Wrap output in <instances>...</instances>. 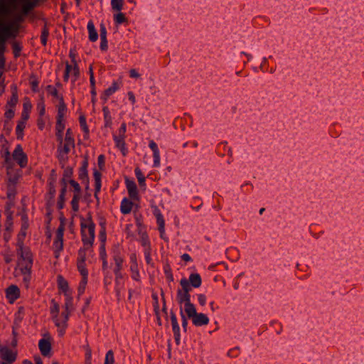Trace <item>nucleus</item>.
Instances as JSON below:
<instances>
[{
    "mask_svg": "<svg viewBox=\"0 0 364 364\" xmlns=\"http://www.w3.org/2000/svg\"><path fill=\"white\" fill-rule=\"evenodd\" d=\"M81 233L84 245L92 246L95 239V224L91 217L81 220Z\"/></svg>",
    "mask_w": 364,
    "mask_h": 364,
    "instance_id": "1",
    "label": "nucleus"
},
{
    "mask_svg": "<svg viewBox=\"0 0 364 364\" xmlns=\"http://www.w3.org/2000/svg\"><path fill=\"white\" fill-rule=\"evenodd\" d=\"M19 252L21 257L18 262V264L21 267V271L22 274H30L33 264L32 255L28 250H23L22 246L20 247Z\"/></svg>",
    "mask_w": 364,
    "mask_h": 364,
    "instance_id": "2",
    "label": "nucleus"
},
{
    "mask_svg": "<svg viewBox=\"0 0 364 364\" xmlns=\"http://www.w3.org/2000/svg\"><path fill=\"white\" fill-rule=\"evenodd\" d=\"M6 168L8 176V196L11 197V195H14L15 185L21 177V171L15 170L14 165L6 166Z\"/></svg>",
    "mask_w": 364,
    "mask_h": 364,
    "instance_id": "3",
    "label": "nucleus"
},
{
    "mask_svg": "<svg viewBox=\"0 0 364 364\" xmlns=\"http://www.w3.org/2000/svg\"><path fill=\"white\" fill-rule=\"evenodd\" d=\"M69 316L68 312H62L60 316H53V321L58 328V333L60 336H63L65 333L68 326Z\"/></svg>",
    "mask_w": 364,
    "mask_h": 364,
    "instance_id": "4",
    "label": "nucleus"
},
{
    "mask_svg": "<svg viewBox=\"0 0 364 364\" xmlns=\"http://www.w3.org/2000/svg\"><path fill=\"white\" fill-rule=\"evenodd\" d=\"M193 309L192 312L186 313V314L188 318H192V322L195 326H200L209 323V318L205 314L203 313L198 314L195 306L193 307Z\"/></svg>",
    "mask_w": 364,
    "mask_h": 364,
    "instance_id": "5",
    "label": "nucleus"
},
{
    "mask_svg": "<svg viewBox=\"0 0 364 364\" xmlns=\"http://www.w3.org/2000/svg\"><path fill=\"white\" fill-rule=\"evenodd\" d=\"M177 299L179 304L184 303V311L186 313H191L193 311L194 305L191 303V296L189 293L182 291L179 289L177 292Z\"/></svg>",
    "mask_w": 364,
    "mask_h": 364,
    "instance_id": "6",
    "label": "nucleus"
},
{
    "mask_svg": "<svg viewBox=\"0 0 364 364\" xmlns=\"http://www.w3.org/2000/svg\"><path fill=\"white\" fill-rule=\"evenodd\" d=\"M75 148V140L74 139H66L63 145L60 144L58 146V157L60 160L65 161L67 159L66 155L70 151L71 149Z\"/></svg>",
    "mask_w": 364,
    "mask_h": 364,
    "instance_id": "7",
    "label": "nucleus"
},
{
    "mask_svg": "<svg viewBox=\"0 0 364 364\" xmlns=\"http://www.w3.org/2000/svg\"><path fill=\"white\" fill-rule=\"evenodd\" d=\"M17 356V353L10 350L7 346H0V358L7 364L14 363Z\"/></svg>",
    "mask_w": 364,
    "mask_h": 364,
    "instance_id": "8",
    "label": "nucleus"
},
{
    "mask_svg": "<svg viewBox=\"0 0 364 364\" xmlns=\"http://www.w3.org/2000/svg\"><path fill=\"white\" fill-rule=\"evenodd\" d=\"M13 159L18 164L21 168L27 165V156L23 152L21 145H17L12 154Z\"/></svg>",
    "mask_w": 364,
    "mask_h": 364,
    "instance_id": "9",
    "label": "nucleus"
},
{
    "mask_svg": "<svg viewBox=\"0 0 364 364\" xmlns=\"http://www.w3.org/2000/svg\"><path fill=\"white\" fill-rule=\"evenodd\" d=\"M78 259L77 262V269L82 276V277H87L88 272L85 267V252L82 250H80L78 253Z\"/></svg>",
    "mask_w": 364,
    "mask_h": 364,
    "instance_id": "10",
    "label": "nucleus"
},
{
    "mask_svg": "<svg viewBox=\"0 0 364 364\" xmlns=\"http://www.w3.org/2000/svg\"><path fill=\"white\" fill-rule=\"evenodd\" d=\"M6 297L10 303H14L20 296V290L16 285H11L6 289Z\"/></svg>",
    "mask_w": 364,
    "mask_h": 364,
    "instance_id": "11",
    "label": "nucleus"
},
{
    "mask_svg": "<svg viewBox=\"0 0 364 364\" xmlns=\"http://www.w3.org/2000/svg\"><path fill=\"white\" fill-rule=\"evenodd\" d=\"M38 347L41 354L43 356L50 355L51 350V344L48 339H41L38 343Z\"/></svg>",
    "mask_w": 364,
    "mask_h": 364,
    "instance_id": "12",
    "label": "nucleus"
},
{
    "mask_svg": "<svg viewBox=\"0 0 364 364\" xmlns=\"http://www.w3.org/2000/svg\"><path fill=\"white\" fill-rule=\"evenodd\" d=\"M126 186H127V188L128 190L129 197L132 199H137V198H138L137 188H136V185L134 183V181H131L128 178H126Z\"/></svg>",
    "mask_w": 364,
    "mask_h": 364,
    "instance_id": "13",
    "label": "nucleus"
},
{
    "mask_svg": "<svg viewBox=\"0 0 364 364\" xmlns=\"http://www.w3.org/2000/svg\"><path fill=\"white\" fill-rule=\"evenodd\" d=\"M171 320L173 331V333L175 335V339H176V343L178 344L179 341H180V334H179L180 328H179V326L177 322L176 316L173 313L171 314Z\"/></svg>",
    "mask_w": 364,
    "mask_h": 364,
    "instance_id": "14",
    "label": "nucleus"
},
{
    "mask_svg": "<svg viewBox=\"0 0 364 364\" xmlns=\"http://www.w3.org/2000/svg\"><path fill=\"white\" fill-rule=\"evenodd\" d=\"M56 136L57 139L60 144H63V132L65 129V124L63 123V119H57L56 122Z\"/></svg>",
    "mask_w": 364,
    "mask_h": 364,
    "instance_id": "15",
    "label": "nucleus"
},
{
    "mask_svg": "<svg viewBox=\"0 0 364 364\" xmlns=\"http://www.w3.org/2000/svg\"><path fill=\"white\" fill-rule=\"evenodd\" d=\"M133 207V203L127 198H124L121 203V212L123 214H128L131 212Z\"/></svg>",
    "mask_w": 364,
    "mask_h": 364,
    "instance_id": "16",
    "label": "nucleus"
},
{
    "mask_svg": "<svg viewBox=\"0 0 364 364\" xmlns=\"http://www.w3.org/2000/svg\"><path fill=\"white\" fill-rule=\"evenodd\" d=\"M63 238H55L53 242V249L55 254V257L58 258L59 257L60 252L63 250Z\"/></svg>",
    "mask_w": 364,
    "mask_h": 364,
    "instance_id": "17",
    "label": "nucleus"
},
{
    "mask_svg": "<svg viewBox=\"0 0 364 364\" xmlns=\"http://www.w3.org/2000/svg\"><path fill=\"white\" fill-rule=\"evenodd\" d=\"M87 29L89 31V39L92 42L96 41L97 40L98 35L92 21L88 23Z\"/></svg>",
    "mask_w": 364,
    "mask_h": 364,
    "instance_id": "18",
    "label": "nucleus"
},
{
    "mask_svg": "<svg viewBox=\"0 0 364 364\" xmlns=\"http://www.w3.org/2000/svg\"><path fill=\"white\" fill-rule=\"evenodd\" d=\"M67 107L64 102L63 97H59V105L58 109L57 119H63Z\"/></svg>",
    "mask_w": 364,
    "mask_h": 364,
    "instance_id": "19",
    "label": "nucleus"
},
{
    "mask_svg": "<svg viewBox=\"0 0 364 364\" xmlns=\"http://www.w3.org/2000/svg\"><path fill=\"white\" fill-rule=\"evenodd\" d=\"M118 89H119V86H118L117 83L115 82H113L110 87H109V88H107V90H105V92L103 93V95H102V99L105 101H107L108 97L114 93Z\"/></svg>",
    "mask_w": 364,
    "mask_h": 364,
    "instance_id": "20",
    "label": "nucleus"
},
{
    "mask_svg": "<svg viewBox=\"0 0 364 364\" xmlns=\"http://www.w3.org/2000/svg\"><path fill=\"white\" fill-rule=\"evenodd\" d=\"M189 282L192 287L198 288L201 285V278L198 274H191L189 277Z\"/></svg>",
    "mask_w": 364,
    "mask_h": 364,
    "instance_id": "21",
    "label": "nucleus"
},
{
    "mask_svg": "<svg viewBox=\"0 0 364 364\" xmlns=\"http://www.w3.org/2000/svg\"><path fill=\"white\" fill-rule=\"evenodd\" d=\"M58 287L59 289H60L64 293H65V295H69L68 294V284L67 282V281L65 279H64V278L59 275L58 276Z\"/></svg>",
    "mask_w": 364,
    "mask_h": 364,
    "instance_id": "22",
    "label": "nucleus"
},
{
    "mask_svg": "<svg viewBox=\"0 0 364 364\" xmlns=\"http://www.w3.org/2000/svg\"><path fill=\"white\" fill-rule=\"evenodd\" d=\"M114 139L116 143V146L120 149L122 151L123 155H125V143H124V137L120 136H114Z\"/></svg>",
    "mask_w": 364,
    "mask_h": 364,
    "instance_id": "23",
    "label": "nucleus"
},
{
    "mask_svg": "<svg viewBox=\"0 0 364 364\" xmlns=\"http://www.w3.org/2000/svg\"><path fill=\"white\" fill-rule=\"evenodd\" d=\"M11 90L12 95L10 100L8 102V105L11 107H14L18 102L17 87L16 85H13Z\"/></svg>",
    "mask_w": 364,
    "mask_h": 364,
    "instance_id": "24",
    "label": "nucleus"
},
{
    "mask_svg": "<svg viewBox=\"0 0 364 364\" xmlns=\"http://www.w3.org/2000/svg\"><path fill=\"white\" fill-rule=\"evenodd\" d=\"M157 223L159 225V230L161 234V237L164 238V234L165 232V222L161 214H158L156 217Z\"/></svg>",
    "mask_w": 364,
    "mask_h": 364,
    "instance_id": "25",
    "label": "nucleus"
},
{
    "mask_svg": "<svg viewBox=\"0 0 364 364\" xmlns=\"http://www.w3.org/2000/svg\"><path fill=\"white\" fill-rule=\"evenodd\" d=\"M94 178L95 181V197L97 198V193L100 191L101 188V174L99 171H95Z\"/></svg>",
    "mask_w": 364,
    "mask_h": 364,
    "instance_id": "26",
    "label": "nucleus"
},
{
    "mask_svg": "<svg viewBox=\"0 0 364 364\" xmlns=\"http://www.w3.org/2000/svg\"><path fill=\"white\" fill-rule=\"evenodd\" d=\"M65 303L64 305L65 310L63 312H68V315L70 316V311L73 309V299L69 295H66Z\"/></svg>",
    "mask_w": 364,
    "mask_h": 364,
    "instance_id": "27",
    "label": "nucleus"
},
{
    "mask_svg": "<svg viewBox=\"0 0 364 364\" xmlns=\"http://www.w3.org/2000/svg\"><path fill=\"white\" fill-rule=\"evenodd\" d=\"M123 0H111L112 8L114 11H119L123 7Z\"/></svg>",
    "mask_w": 364,
    "mask_h": 364,
    "instance_id": "28",
    "label": "nucleus"
},
{
    "mask_svg": "<svg viewBox=\"0 0 364 364\" xmlns=\"http://www.w3.org/2000/svg\"><path fill=\"white\" fill-rule=\"evenodd\" d=\"M114 352L112 350H109L106 353L104 364H114Z\"/></svg>",
    "mask_w": 364,
    "mask_h": 364,
    "instance_id": "29",
    "label": "nucleus"
},
{
    "mask_svg": "<svg viewBox=\"0 0 364 364\" xmlns=\"http://www.w3.org/2000/svg\"><path fill=\"white\" fill-rule=\"evenodd\" d=\"M26 127V124L24 122H19L18 124L16 126V134L18 136V138H22L23 136V131L24 128Z\"/></svg>",
    "mask_w": 364,
    "mask_h": 364,
    "instance_id": "30",
    "label": "nucleus"
},
{
    "mask_svg": "<svg viewBox=\"0 0 364 364\" xmlns=\"http://www.w3.org/2000/svg\"><path fill=\"white\" fill-rule=\"evenodd\" d=\"M87 283V277H82V281L80 282L79 287H78L79 295H81L85 292Z\"/></svg>",
    "mask_w": 364,
    "mask_h": 364,
    "instance_id": "31",
    "label": "nucleus"
},
{
    "mask_svg": "<svg viewBox=\"0 0 364 364\" xmlns=\"http://www.w3.org/2000/svg\"><path fill=\"white\" fill-rule=\"evenodd\" d=\"M180 284L182 287V291L188 292L191 291L190 282L186 279H182L180 282Z\"/></svg>",
    "mask_w": 364,
    "mask_h": 364,
    "instance_id": "32",
    "label": "nucleus"
},
{
    "mask_svg": "<svg viewBox=\"0 0 364 364\" xmlns=\"http://www.w3.org/2000/svg\"><path fill=\"white\" fill-rule=\"evenodd\" d=\"M135 173H136V176L138 179L139 185L144 186V183H145V177L143 176L141 171L139 168H136L135 169Z\"/></svg>",
    "mask_w": 364,
    "mask_h": 364,
    "instance_id": "33",
    "label": "nucleus"
},
{
    "mask_svg": "<svg viewBox=\"0 0 364 364\" xmlns=\"http://www.w3.org/2000/svg\"><path fill=\"white\" fill-rule=\"evenodd\" d=\"M80 200V195L79 193L75 194L73 200L71 201L72 208L74 211H77L79 206H78V202Z\"/></svg>",
    "mask_w": 364,
    "mask_h": 364,
    "instance_id": "34",
    "label": "nucleus"
},
{
    "mask_svg": "<svg viewBox=\"0 0 364 364\" xmlns=\"http://www.w3.org/2000/svg\"><path fill=\"white\" fill-rule=\"evenodd\" d=\"M79 120H80V124L82 129H83V131L85 132L86 134H88L89 129H88V127L86 124L85 117L83 114L80 115Z\"/></svg>",
    "mask_w": 364,
    "mask_h": 364,
    "instance_id": "35",
    "label": "nucleus"
},
{
    "mask_svg": "<svg viewBox=\"0 0 364 364\" xmlns=\"http://www.w3.org/2000/svg\"><path fill=\"white\" fill-rule=\"evenodd\" d=\"M4 165L6 167L9 166L14 165L13 162L11 161V157H10V152H9L8 149L5 151V154H4Z\"/></svg>",
    "mask_w": 364,
    "mask_h": 364,
    "instance_id": "36",
    "label": "nucleus"
},
{
    "mask_svg": "<svg viewBox=\"0 0 364 364\" xmlns=\"http://www.w3.org/2000/svg\"><path fill=\"white\" fill-rule=\"evenodd\" d=\"M52 307L50 309V313L53 316H59L58 314H59V310H60V308H59V305L54 301V300H52Z\"/></svg>",
    "mask_w": 364,
    "mask_h": 364,
    "instance_id": "37",
    "label": "nucleus"
},
{
    "mask_svg": "<svg viewBox=\"0 0 364 364\" xmlns=\"http://www.w3.org/2000/svg\"><path fill=\"white\" fill-rule=\"evenodd\" d=\"M114 21L117 23H122L125 21H127V18L125 17V16L124 15V14L119 12L118 14H117L116 15H114Z\"/></svg>",
    "mask_w": 364,
    "mask_h": 364,
    "instance_id": "38",
    "label": "nucleus"
},
{
    "mask_svg": "<svg viewBox=\"0 0 364 364\" xmlns=\"http://www.w3.org/2000/svg\"><path fill=\"white\" fill-rule=\"evenodd\" d=\"M104 117L106 121V126H108L111 123V116L109 115V111L107 107H104L103 109Z\"/></svg>",
    "mask_w": 364,
    "mask_h": 364,
    "instance_id": "39",
    "label": "nucleus"
},
{
    "mask_svg": "<svg viewBox=\"0 0 364 364\" xmlns=\"http://www.w3.org/2000/svg\"><path fill=\"white\" fill-rule=\"evenodd\" d=\"M48 36V30L45 26L42 31L41 36V43H43V46H46L47 43Z\"/></svg>",
    "mask_w": 364,
    "mask_h": 364,
    "instance_id": "40",
    "label": "nucleus"
},
{
    "mask_svg": "<svg viewBox=\"0 0 364 364\" xmlns=\"http://www.w3.org/2000/svg\"><path fill=\"white\" fill-rule=\"evenodd\" d=\"M114 259L116 264V268L114 269H119V271H121L122 268L123 259L119 256H115Z\"/></svg>",
    "mask_w": 364,
    "mask_h": 364,
    "instance_id": "41",
    "label": "nucleus"
},
{
    "mask_svg": "<svg viewBox=\"0 0 364 364\" xmlns=\"http://www.w3.org/2000/svg\"><path fill=\"white\" fill-rule=\"evenodd\" d=\"M47 90L49 92L50 95L53 97L58 98L59 100V97H63L62 95H59L56 88L52 87L51 85H48L47 87Z\"/></svg>",
    "mask_w": 364,
    "mask_h": 364,
    "instance_id": "42",
    "label": "nucleus"
},
{
    "mask_svg": "<svg viewBox=\"0 0 364 364\" xmlns=\"http://www.w3.org/2000/svg\"><path fill=\"white\" fill-rule=\"evenodd\" d=\"M160 165V154L159 151L154 153V166H159Z\"/></svg>",
    "mask_w": 364,
    "mask_h": 364,
    "instance_id": "43",
    "label": "nucleus"
},
{
    "mask_svg": "<svg viewBox=\"0 0 364 364\" xmlns=\"http://www.w3.org/2000/svg\"><path fill=\"white\" fill-rule=\"evenodd\" d=\"M131 262L132 264L131 265L130 269L131 271H134V269L137 267V262H136V255L133 254L130 257Z\"/></svg>",
    "mask_w": 364,
    "mask_h": 364,
    "instance_id": "44",
    "label": "nucleus"
},
{
    "mask_svg": "<svg viewBox=\"0 0 364 364\" xmlns=\"http://www.w3.org/2000/svg\"><path fill=\"white\" fill-rule=\"evenodd\" d=\"M14 54L15 57H18L20 54L21 48L17 43H13Z\"/></svg>",
    "mask_w": 364,
    "mask_h": 364,
    "instance_id": "45",
    "label": "nucleus"
},
{
    "mask_svg": "<svg viewBox=\"0 0 364 364\" xmlns=\"http://www.w3.org/2000/svg\"><path fill=\"white\" fill-rule=\"evenodd\" d=\"M49 197L50 200H53L54 198L55 194V186L53 183H50V188H49Z\"/></svg>",
    "mask_w": 364,
    "mask_h": 364,
    "instance_id": "46",
    "label": "nucleus"
},
{
    "mask_svg": "<svg viewBox=\"0 0 364 364\" xmlns=\"http://www.w3.org/2000/svg\"><path fill=\"white\" fill-rule=\"evenodd\" d=\"M198 301L201 306H204L206 304V296L203 294L197 295Z\"/></svg>",
    "mask_w": 364,
    "mask_h": 364,
    "instance_id": "47",
    "label": "nucleus"
},
{
    "mask_svg": "<svg viewBox=\"0 0 364 364\" xmlns=\"http://www.w3.org/2000/svg\"><path fill=\"white\" fill-rule=\"evenodd\" d=\"M0 29H1V33L4 34L5 36H6L7 38H9L11 36L9 26H5L2 28H1Z\"/></svg>",
    "mask_w": 364,
    "mask_h": 364,
    "instance_id": "48",
    "label": "nucleus"
},
{
    "mask_svg": "<svg viewBox=\"0 0 364 364\" xmlns=\"http://www.w3.org/2000/svg\"><path fill=\"white\" fill-rule=\"evenodd\" d=\"M64 225L61 224L56 232V237L59 238H63Z\"/></svg>",
    "mask_w": 364,
    "mask_h": 364,
    "instance_id": "49",
    "label": "nucleus"
},
{
    "mask_svg": "<svg viewBox=\"0 0 364 364\" xmlns=\"http://www.w3.org/2000/svg\"><path fill=\"white\" fill-rule=\"evenodd\" d=\"M12 214L11 213L7 214V219H6V230H9V228L12 225Z\"/></svg>",
    "mask_w": 364,
    "mask_h": 364,
    "instance_id": "50",
    "label": "nucleus"
},
{
    "mask_svg": "<svg viewBox=\"0 0 364 364\" xmlns=\"http://www.w3.org/2000/svg\"><path fill=\"white\" fill-rule=\"evenodd\" d=\"M61 183L63 184V188L60 191V196H63V197H65L66 191H67V183L65 178H63L61 181Z\"/></svg>",
    "mask_w": 364,
    "mask_h": 364,
    "instance_id": "51",
    "label": "nucleus"
},
{
    "mask_svg": "<svg viewBox=\"0 0 364 364\" xmlns=\"http://www.w3.org/2000/svg\"><path fill=\"white\" fill-rule=\"evenodd\" d=\"M70 183L74 188L75 191L77 193H79L80 191V186L79 183H77L76 181H75L74 180H70Z\"/></svg>",
    "mask_w": 364,
    "mask_h": 364,
    "instance_id": "52",
    "label": "nucleus"
},
{
    "mask_svg": "<svg viewBox=\"0 0 364 364\" xmlns=\"http://www.w3.org/2000/svg\"><path fill=\"white\" fill-rule=\"evenodd\" d=\"M100 38L107 39V31L105 27L103 25L100 26Z\"/></svg>",
    "mask_w": 364,
    "mask_h": 364,
    "instance_id": "53",
    "label": "nucleus"
},
{
    "mask_svg": "<svg viewBox=\"0 0 364 364\" xmlns=\"http://www.w3.org/2000/svg\"><path fill=\"white\" fill-rule=\"evenodd\" d=\"M73 75L75 76V79L78 77L80 75V70L78 68L77 64H73Z\"/></svg>",
    "mask_w": 364,
    "mask_h": 364,
    "instance_id": "54",
    "label": "nucleus"
},
{
    "mask_svg": "<svg viewBox=\"0 0 364 364\" xmlns=\"http://www.w3.org/2000/svg\"><path fill=\"white\" fill-rule=\"evenodd\" d=\"M38 109H39L40 115L43 116L45 114V105L43 102H41L38 104Z\"/></svg>",
    "mask_w": 364,
    "mask_h": 364,
    "instance_id": "55",
    "label": "nucleus"
},
{
    "mask_svg": "<svg viewBox=\"0 0 364 364\" xmlns=\"http://www.w3.org/2000/svg\"><path fill=\"white\" fill-rule=\"evenodd\" d=\"M132 277L136 281H139L140 275H139V272L138 271V267H136V269H134V271H132Z\"/></svg>",
    "mask_w": 364,
    "mask_h": 364,
    "instance_id": "56",
    "label": "nucleus"
},
{
    "mask_svg": "<svg viewBox=\"0 0 364 364\" xmlns=\"http://www.w3.org/2000/svg\"><path fill=\"white\" fill-rule=\"evenodd\" d=\"M97 162H98V166H99L100 168L102 169V168L105 165V158H104L103 155H100L98 156Z\"/></svg>",
    "mask_w": 364,
    "mask_h": 364,
    "instance_id": "57",
    "label": "nucleus"
},
{
    "mask_svg": "<svg viewBox=\"0 0 364 364\" xmlns=\"http://www.w3.org/2000/svg\"><path fill=\"white\" fill-rule=\"evenodd\" d=\"M125 132H126V124L124 123H123L122 125H121V127L120 129H119V135L118 136H125Z\"/></svg>",
    "mask_w": 364,
    "mask_h": 364,
    "instance_id": "58",
    "label": "nucleus"
},
{
    "mask_svg": "<svg viewBox=\"0 0 364 364\" xmlns=\"http://www.w3.org/2000/svg\"><path fill=\"white\" fill-rule=\"evenodd\" d=\"M65 197L63 196H59V200L58 201L57 205L59 209H62L64 206Z\"/></svg>",
    "mask_w": 364,
    "mask_h": 364,
    "instance_id": "59",
    "label": "nucleus"
},
{
    "mask_svg": "<svg viewBox=\"0 0 364 364\" xmlns=\"http://www.w3.org/2000/svg\"><path fill=\"white\" fill-rule=\"evenodd\" d=\"M69 56L71 58V61H72L73 64H77V61L75 60L76 54H75V51L73 50H70Z\"/></svg>",
    "mask_w": 364,
    "mask_h": 364,
    "instance_id": "60",
    "label": "nucleus"
},
{
    "mask_svg": "<svg viewBox=\"0 0 364 364\" xmlns=\"http://www.w3.org/2000/svg\"><path fill=\"white\" fill-rule=\"evenodd\" d=\"M129 75L131 77L139 78L140 75L136 72L135 69H131L129 70Z\"/></svg>",
    "mask_w": 364,
    "mask_h": 364,
    "instance_id": "61",
    "label": "nucleus"
},
{
    "mask_svg": "<svg viewBox=\"0 0 364 364\" xmlns=\"http://www.w3.org/2000/svg\"><path fill=\"white\" fill-rule=\"evenodd\" d=\"M149 147L153 151V153H154L155 151H159L156 144L154 141H150Z\"/></svg>",
    "mask_w": 364,
    "mask_h": 364,
    "instance_id": "62",
    "label": "nucleus"
},
{
    "mask_svg": "<svg viewBox=\"0 0 364 364\" xmlns=\"http://www.w3.org/2000/svg\"><path fill=\"white\" fill-rule=\"evenodd\" d=\"M100 48L102 50H106L107 49V39H102L101 40Z\"/></svg>",
    "mask_w": 364,
    "mask_h": 364,
    "instance_id": "63",
    "label": "nucleus"
},
{
    "mask_svg": "<svg viewBox=\"0 0 364 364\" xmlns=\"http://www.w3.org/2000/svg\"><path fill=\"white\" fill-rule=\"evenodd\" d=\"M14 116V112L13 109H9L5 112V117L8 119H11Z\"/></svg>",
    "mask_w": 364,
    "mask_h": 364,
    "instance_id": "64",
    "label": "nucleus"
}]
</instances>
